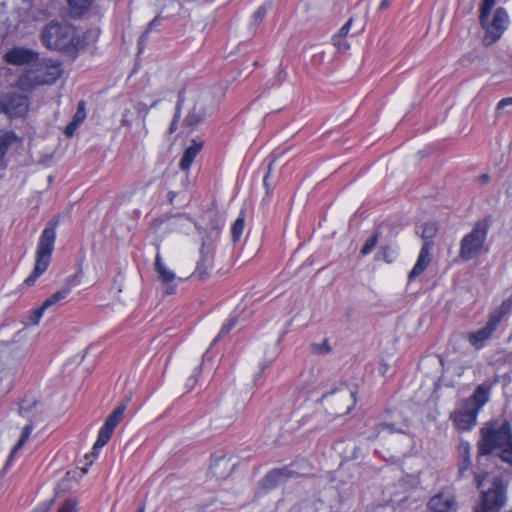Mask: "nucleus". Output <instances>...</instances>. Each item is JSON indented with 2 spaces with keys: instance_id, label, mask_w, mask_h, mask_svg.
<instances>
[{
  "instance_id": "nucleus-37",
  "label": "nucleus",
  "mask_w": 512,
  "mask_h": 512,
  "mask_svg": "<svg viewBox=\"0 0 512 512\" xmlns=\"http://www.w3.org/2000/svg\"><path fill=\"white\" fill-rule=\"evenodd\" d=\"M376 258L383 259L387 263H391L393 261L392 252L388 246L381 247Z\"/></svg>"
},
{
  "instance_id": "nucleus-25",
  "label": "nucleus",
  "mask_w": 512,
  "mask_h": 512,
  "mask_svg": "<svg viewBox=\"0 0 512 512\" xmlns=\"http://www.w3.org/2000/svg\"><path fill=\"white\" fill-rule=\"evenodd\" d=\"M69 295V288L62 287L57 292L53 293L50 297H48L44 302V307L47 309L60 301L64 300Z\"/></svg>"
},
{
  "instance_id": "nucleus-7",
  "label": "nucleus",
  "mask_w": 512,
  "mask_h": 512,
  "mask_svg": "<svg viewBox=\"0 0 512 512\" xmlns=\"http://www.w3.org/2000/svg\"><path fill=\"white\" fill-rule=\"evenodd\" d=\"M221 226L222 225L219 220H212L210 230L207 234V238H202V244L200 248V259L198 260L196 270L193 273V276L200 281L207 280L210 275V271L213 268V242L219 237Z\"/></svg>"
},
{
  "instance_id": "nucleus-19",
  "label": "nucleus",
  "mask_w": 512,
  "mask_h": 512,
  "mask_svg": "<svg viewBox=\"0 0 512 512\" xmlns=\"http://www.w3.org/2000/svg\"><path fill=\"white\" fill-rule=\"evenodd\" d=\"M471 446L468 441L460 440L457 446L458 453V479L465 477V473L471 468Z\"/></svg>"
},
{
  "instance_id": "nucleus-39",
  "label": "nucleus",
  "mask_w": 512,
  "mask_h": 512,
  "mask_svg": "<svg viewBox=\"0 0 512 512\" xmlns=\"http://www.w3.org/2000/svg\"><path fill=\"white\" fill-rule=\"evenodd\" d=\"M332 41H333V45L337 48V50H339L341 52H345L349 49V44L345 40V38L333 37Z\"/></svg>"
},
{
  "instance_id": "nucleus-1",
  "label": "nucleus",
  "mask_w": 512,
  "mask_h": 512,
  "mask_svg": "<svg viewBox=\"0 0 512 512\" xmlns=\"http://www.w3.org/2000/svg\"><path fill=\"white\" fill-rule=\"evenodd\" d=\"M477 442V457L496 454L503 462L512 466V426L508 420L502 423L489 421L480 429Z\"/></svg>"
},
{
  "instance_id": "nucleus-47",
  "label": "nucleus",
  "mask_w": 512,
  "mask_h": 512,
  "mask_svg": "<svg viewBox=\"0 0 512 512\" xmlns=\"http://www.w3.org/2000/svg\"><path fill=\"white\" fill-rule=\"evenodd\" d=\"M180 118H176V113L174 114V117H173V120L170 124V127H169V133L172 134L176 131L177 129V125H178V121H179Z\"/></svg>"
},
{
  "instance_id": "nucleus-28",
  "label": "nucleus",
  "mask_w": 512,
  "mask_h": 512,
  "mask_svg": "<svg viewBox=\"0 0 512 512\" xmlns=\"http://www.w3.org/2000/svg\"><path fill=\"white\" fill-rule=\"evenodd\" d=\"M379 232L376 231L371 237H369L360 250V254L366 256L370 254L378 243Z\"/></svg>"
},
{
  "instance_id": "nucleus-11",
  "label": "nucleus",
  "mask_w": 512,
  "mask_h": 512,
  "mask_svg": "<svg viewBox=\"0 0 512 512\" xmlns=\"http://www.w3.org/2000/svg\"><path fill=\"white\" fill-rule=\"evenodd\" d=\"M29 110L27 96L16 91H10L0 96V111L9 118L24 117Z\"/></svg>"
},
{
  "instance_id": "nucleus-29",
  "label": "nucleus",
  "mask_w": 512,
  "mask_h": 512,
  "mask_svg": "<svg viewBox=\"0 0 512 512\" xmlns=\"http://www.w3.org/2000/svg\"><path fill=\"white\" fill-rule=\"evenodd\" d=\"M245 222L243 217H238L232 225L231 237L234 242H237L244 230Z\"/></svg>"
},
{
  "instance_id": "nucleus-18",
  "label": "nucleus",
  "mask_w": 512,
  "mask_h": 512,
  "mask_svg": "<svg viewBox=\"0 0 512 512\" xmlns=\"http://www.w3.org/2000/svg\"><path fill=\"white\" fill-rule=\"evenodd\" d=\"M434 243H423L417 261L408 274V281L411 282L422 274L431 262L430 251Z\"/></svg>"
},
{
  "instance_id": "nucleus-31",
  "label": "nucleus",
  "mask_w": 512,
  "mask_h": 512,
  "mask_svg": "<svg viewBox=\"0 0 512 512\" xmlns=\"http://www.w3.org/2000/svg\"><path fill=\"white\" fill-rule=\"evenodd\" d=\"M269 7L270 4L264 3L254 12L252 16L253 25H259L265 19Z\"/></svg>"
},
{
  "instance_id": "nucleus-2",
  "label": "nucleus",
  "mask_w": 512,
  "mask_h": 512,
  "mask_svg": "<svg viewBox=\"0 0 512 512\" xmlns=\"http://www.w3.org/2000/svg\"><path fill=\"white\" fill-rule=\"evenodd\" d=\"M490 390V384H480L471 396L461 401L459 407L450 414L456 428L469 431L476 425L479 411L489 401Z\"/></svg>"
},
{
  "instance_id": "nucleus-41",
  "label": "nucleus",
  "mask_w": 512,
  "mask_h": 512,
  "mask_svg": "<svg viewBox=\"0 0 512 512\" xmlns=\"http://www.w3.org/2000/svg\"><path fill=\"white\" fill-rule=\"evenodd\" d=\"M487 476H488V473H486V472H483V473L474 472V482H475L477 489H479V490L482 489L483 482Z\"/></svg>"
},
{
  "instance_id": "nucleus-56",
  "label": "nucleus",
  "mask_w": 512,
  "mask_h": 512,
  "mask_svg": "<svg viewBox=\"0 0 512 512\" xmlns=\"http://www.w3.org/2000/svg\"><path fill=\"white\" fill-rule=\"evenodd\" d=\"M382 427L388 428L390 431H393V424H381Z\"/></svg>"
},
{
  "instance_id": "nucleus-60",
  "label": "nucleus",
  "mask_w": 512,
  "mask_h": 512,
  "mask_svg": "<svg viewBox=\"0 0 512 512\" xmlns=\"http://www.w3.org/2000/svg\"><path fill=\"white\" fill-rule=\"evenodd\" d=\"M22 411H23V407H20L19 413L22 414Z\"/></svg>"
},
{
  "instance_id": "nucleus-38",
  "label": "nucleus",
  "mask_w": 512,
  "mask_h": 512,
  "mask_svg": "<svg viewBox=\"0 0 512 512\" xmlns=\"http://www.w3.org/2000/svg\"><path fill=\"white\" fill-rule=\"evenodd\" d=\"M57 512H77V503L72 499L66 500Z\"/></svg>"
},
{
  "instance_id": "nucleus-58",
  "label": "nucleus",
  "mask_w": 512,
  "mask_h": 512,
  "mask_svg": "<svg viewBox=\"0 0 512 512\" xmlns=\"http://www.w3.org/2000/svg\"><path fill=\"white\" fill-rule=\"evenodd\" d=\"M346 390H347L346 387L339 389L340 392H346Z\"/></svg>"
},
{
  "instance_id": "nucleus-13",
  "label": "nucleus",
  "mask_w": 512,
  "mask_h": 512,
  "mask_svg": "<svg viewBox=\"0 0 512 512\" xmlns=\"http://www.w3.org/2000/svg\"><path fill=\"white\" fill-rule=\"evenodd\" d=\"M298 473L290 466H283L269 471L261 480L260 484L265 490H272L288 479L298 477Z\"/></svg>"
},
{
  "instance_id": "nucleus-51",
  "label": "nucleus",
  "mask_w": 512,
  "mask_h": 512,
  "mask_svg": "<svg viewBox=\"0 0 512 512\" xmlns=\"http://www.w3.org/2000/svg\"><path fill=\"white\" fill-rule=\"evenodd\" d=\"M490 180V176L488 174H482L480 177H479V181L482 183V184H486L488 183Z\"/></svg>"
},
{
  "instance_id": "nucleus-45",
  "label": "nucleus",
  "mask_w": 512,
  "mask_h": 512,
  "mask_svg": "<svg viewBox=\"0 0 512 512\" xmlns=\"http://www.w3.org/2000/svg\"><path fill=\"white\" fill-rule=\"evenodd\" d=\"M512 105V97L501 99L497 104V110L503 109L504 107Z\"/></svg>"
},
{
  "instance_id": "nucleus-15",
  "label": "nucleus",
  "mask_w": 512,
  "mask_h": 512,
  "mask_svg": "<svg viewBox=\"0 0 512 512\" xmlns=\"http://www.w3.org/2000/svg\"><path fill=\"white\" fill-rule=\"evenodd\" d=\"M38 59L37 52L24 47H14L4 55V60L12 65L33 64Z\"/></svg>"
},
{
  "instance_id": "nucleus-16",
  "label": "nucleus",
  "mask_w": 512,
  "mask_h": 512,
  "mask_svg": "<svg viewBox=\"0 0 512 512\" xmlns=\"http://www.w3.org/2000/svg\"><path fill=\"white\" fill-rule=\"evenodd\" d=\"M235 466L236 464L232 463L231 458L227 457L226 454L215 453L212 455L209 472L216 479H225Z\"/></svg>"
},
{
  "instance_id": "nucleus-33",
  "label": "nucleus",
  "mask_w": 512,
  "mask_h": 512,
  "mask_svg": "<svg viewBox=\"0 0 512 512\" xmlns=\"http://www.w3.org/2000/svg\"><path fill=\"white\" fill-rule=\"evenodd\" d=\"M86 118L85 102L80 101L78 103L77 111L75 112L72 122L80 125Z\"/></svg>"
},
{
  "instance_id": "nucleus-32",
  "label": "nucleus",
  "mask_w": 512,
  "mask_h": 512,
  "mask_svg": "<svg viewBox=\"0 0 512 512\" xmlns=\"http://www.w3.org/2000/svg\"><path fill=\"white\" fill-rule=\"evenodd\" d=\"M310 350L313 354L325 355L331 351V347L328 343V340L324 339V341L320 344H318V343L311 344Z\"/></svg>"
},
{
  "instance_id": "nucleus-26",
  "label": "nucleus",
  "mask_w": 512,
  "mask_h": 512,
  "mask_svg": "<svg viewBox=\"0 0 512 512\" xmlns=\"http://www.w3.org/2000/svg\"><path fill=\"white\" fill-rule=\"evenodd\" d=\"M93 1L94 0H68V4L75 14L81 15L91 7Z\"/></svg>"
},
{
  "instance_id": "nucleus-54",
  "label": "nucleus",
  "mask_w": 512,
  "mask_h": 512,
  "mask_svg": "<svg viewBox=\"0 0 512 512\" xmlns=\"http://www.w3.org/2000/svg\"><path fill=\"white\" fill-rule=\"evenodd\" d=\"M48 510H49V506L48 505H43V506L35 509L32 512H48Z\"/></svg>"
},
{
  "instance_id": "nucleus-21",
  "label": "nucleus",
  "mask_w": 512,
  "mask_h": 512,
  "mask_svg": "<svg viewBox=\"0 0 512 512\" xmlns=\"http://www.w3.org/2000/svg\"><path fill=\"white\" fill-rule=\"evenodd\" d=\"M191 224H194L199 233H202V228L199 227L192 219L186 214H179L169 219L168 226L170 231L182 232L188 234Z\"/></svg>"
},
{
  "instance_id": "nucleus-49",
  "label": "nucleus",
  "mask_w": 512,
  "mask_h": 512,
  "mask_svg": "<svg viewBox=\"0 0 512 512\" xmlns=\"http://www.w3.org/2000/svg\"><path fill=\"white\" fill-rule=\"evenodd\" d=\"M158 21V18H154L153 20H151L148 24V27L145 31H148V33L155 27L156 23Z\"/></svg>"
},
{
  "instance_id": "nucleus-44",
  "label": "nucleus",
  "mask_w": 512,
  "mask_h": 512,
  "mask_svg": "<svg viewBox=\"0 0 512 512\" xmlns=\"http://www.w3.org/2000/svg\"><path fill=\"white\" fill-rule=\"evenodd\" d=\"M505 194L508 198L512 199V174L509 175L506 181Z\"/></svg>"
},
{
  "instance_id": "nucleus-27",
  "label": "nucleus",
  "mask_w": 512,
  "mask_h": 512,
  "mask_svg": "<svg viewBox=\"0 0 512 512\" xmlns=\"http://www.w3.org/2000/svg\"><path fill=\"white\" fill-rule=\"evenodd\" d=\"M236 323H237L236 317H232V318L228 319L227 322L222 325L220 332L212 341L211 346L215 345L219 340H221L223 337H225L231 331V329L236 325Z\"/></svg>"
},
{
  "instance_id": "nucleus-57",
  "label": "nucleus",
  "mask_w": 512,
  "mask_h": 512,
  "mask_svg": "<svg viewBox=\"0 0 512 512\" xmlns=\"http://www.w3.org/2000/svg\"><path fill=\"white\" fill-rule=\"evenodd\" d=\"M136 512H144V507H140Z\"/></svg>"
},
{
  "instance_id": "nucleus-53",
  "label": "nucleus",
  "mask_w": 512,
  "mask_h": 512,
  "mask_svg": "<svg viewBox=\"0 0 512 512\" xmlns=\"http://www.w3.org/2000/svg\"><path fill=\"white\" fill-rule=\"evenodd\" d=\"M16 135L13 132L7 133L3 142L8 143L11 139H15Z\"/></svg>"
},
{
  "instance_id": "nucleus-35",
  "label": "nucleus",
  "mask_w": 512,
  "mask_h": 512,
  "mask_svg": "<svg viewBox=\"0 0 512 512\" xmlns=\"http://www.w3.org/2000/svg\"><path fill=\"white\" fill-rule=\"evenodd\" d=\"M46 309L47 308L44 307V304H42L39 308L33 310L29 317L30 323L33 325H37Z\"/></svg>"
},
{
  "instance_id": "nucleus-30",
  "label": "nucleus",
  "mask_w": 512,
  "mask_h": 512,
  "mask_svg": "<svg viewBox=\"0 0 512 512\" xmlns=\"http://www.w3.org/2000/svg\"><path fill=\"white\" fill-rule=\"evenodd\" d=\"M33 430V426L31 424H28L26 425L23 430H22V433H21V436H20V439L19 441L17 442V444L14 446L11 454H10V458L14 455V453L19 450L25 443L26 441L29 439L30 437V434Z\"/></svg>"
},
{
  "instance_id": "nucleus-6",
  "label": "nucleus",
  "mask_w": 512,
  "mask_h": 512,
  "mask_svg": "<svg viewBox=\"0 0 512 512\" xmlns=\"http://www.w3.org/2000/svg\"><path fill=\"white\" fill-rule=\"evenodd\" d=\"M497 0H483L480 7L479 21L481 27L485 30L483 44L491 46L496 43L507 28L509 17L506 10L502 7L496 9L493 18L489 15Z\"/></svg>"
},
{
  "instance_id": "nucleus-48",
  "label": "nucleus",
  "mask_w": 512,
  "mask_h": 512,
  "mask_svg": "<svg viewBox=\"0 0 512 512\" xmlns=\"http://www.w3.org/2000/svg\"><path fill=\"white\" fill-rule=\"evenodd\" d=\"M9 143L0 142V160L4 158L7 153Z\"/></svg>"
},
{
  "instance_id": "nucleus-36",
  "label": "nucleus",
  "mask_w": 512,
  "mask_h": 512,
  "mask_svg": "<svg viewBox=\"0 0 512 512\" xmlns=\"http://www.w3.org/2000/svg\"><path fill=\"white\" fill-rule=\"evenodd\" d=\"M185 101V89H181L177 96V102L175 107L176 118L181 117L182 107Z\"/></svg>"
},
{
  "instance_id": "nucleus-43",
  "label": "nucleus",
  "mask_w": 512,
  "mask_h": 512,
  "mask_svg": "<svg viewBox=\"0 0 512 512\" xmlns=\"http://www.w3.org/2000/svg\"><path fill=\"white\" fill-rule=\"evenodd\" d=\"M132 112L130 110H125L122 116L121 123L123 126H130L132 123Z\"/></svg>"
},
{
  "instance_id": "nucleus-20",
  "label": "nucleus",
  "mask_w": 512,
  "mask_h": 512,
  "mask_svg": "<svg viewBox=\"0 0 512 512\" xmlns=\"http://www.w3.org/2000/svg\"><path fill=\"white\" fill-rule=\"evenodd\" d=\"M207 115L205 103L198 99L193 108L188 112L186 117L183 120V124L187 127H196L201 124Z\"/></svg>"
},
{
  "instance_id": "nucleus-17",
  "label": "nucleus",
  "mask_w": 512,
  "mask_h": 512,
  "mask_svg": "<svg viewBox=\"0 0 512 512\" xmlns=\"http://www.w3.org/2000/svg\"><path fill=\"white\" fill-rule=\"evenodd\" d=\"M155 271L157 272L159 279L163 284L166 285L165 293L167 295H172L176 292L177 286L173 284L176 275L173 271L169 270L162 261V257L159 253L156 254L155 263H154Z\"/></svg>"
},
{
  "instance_id": "nucleus-3",
  "label": "nucleus",
  "mask_w": 512,
  "mask_h": 512,
  "mask_svg": "<svg viewBox=\"0 0 512 512\" xmlns=\"http://www.w3.org/2000/svg\"><path fill=\"white\" fill-rule=\"evenodd\" d=\"M61 63L51 59H39L18 80L22 91L29 92L42 85H51L61 76Z\"/></svg>"
},
{
  "instance_id": "nucleus-61",
  "label": "nucleus",
  "mask_w": 512,
  "mask_h": 512,
  "mask_svg": "<svg viewBox=\"0 0 512 512\" xmlns=\"http://www.w3.org/2000/svg\"><path fill=\"white\" fill-rule=\"evenodd\" d=\"M350 395H351V397H354L355 393L354 392H350Z\"/></svg>"
},
{
  "instance_id": "nucleus-46",
  "label": "nucleus",
  "mask_w": 512,
  "mask_h": 512,
  "mask_svg": "<svg viewBox=\"0 0 512 512\" xmlns=\"http://www.w3.org/2000/svg\"><path fill=\"white\" fill-rule=\"evenodd\" d=\"M272 163H273V162H271V163L268 165V172L265 174L264 179H263V183H264V186H265V187H266V189H267V193H269V189H270L269 176H270V171H271Z\"/></svg>"
},
{
  "instance_id": "nucleus-23",
  "label": "nucleus",
  "mask_w": 512,
  "mask_h": 512,
  "mask_svg": "<svg viewBox=\"0 0 512 512\" xmlns=\"http://www.w3.org/2000/svg\"><path fill=\"white\" fill-rule=\"evenodd\" d=\"M511 311H512V294L507 299H505L502 302V304L490 314L489 317L492 320L496 319L497 324L499 325L501 323L503 317L505 315L509 314Z\"/></svg>"
},
{
  "instance_id": "nucleus-59",
  "label": "nucleus",
  "mask_w": 512,
  "mask_h": 512,
  "mask_svg": "<svg viewBox=\"0 0 512 512\" xmlns=\"http://www.w3.org/2000/svg\"><path fill=\"white\" fill-rule=\"evenodd\" d=\"M82 471H83V473H87L88 470H87V468H83Z\"/></svg>"
},
{
  "instance_id": "nucleus-12",
  "label": "nucleus",
  "mask_w": 512,
  "mask_h": 512,
  "mask_svg": "<svg viewBox=\"0 0 512 512\" xmlns=\"http://www.w3.org/2000/svg\"><path fill=\"white\" fill-rule=\"evenodd\" d=\"M457 501L450 491H440L433 495L427 502L424 512H456Z\"/></svg>"
},
{
  "instance_id": "nucleus-9",
  "label": "nucleus",
  "mask_w": 512,
  "mask_h": 512,
  "mask_svg": "<svg viewBox=\"0 0 512 512\" xmlns=\"http://www.w3.org/2000/svg\"><path fill=\"white\" fill-rule=\"evenodd\" d=\"M507 485L502 477H493L491 486L481 491L478 506L474 512H498L507 500Z\"/></svg>"
},
{
  "instance_id": "nucleus-8",
  "label": "nucleus",
  "mask_w": 512,
  "mask_h": 512,
  "mask_svg": "<svg viewBox=\"0 0 512 512\" xmlns=\"http://www.w3.org/2000/svg\"><path fill=\"white\" fill-rule=\"evenodd\" d=\"M489 227L490 219L485 218L478 221L473 230L462 238L459 250V257L462 260L468 261L474 259L481 253Z\"/></svg>"
},
{
  "instance_id": "nucleus-22",
  "label": "nucleus",
  "mask_w": 512,
  "mask_h": 512,
  "mask_svg": "<svg viewBox=\"0 0 512 512\" xmlns=\"http://www.w3.org/2000/svg\"><path fill=\"white\" fill-rule=\"evenodd\" d=\"M203 142L196 139L192 140L191 145L186 148L180 160L179 167L183 171H188L194 162L197 154L201 151Z\"/></svg>"
},
{
  "instance_id": "nucleus-42",
  "label": "nucleus",
  "mask_w": 512,
  "mask_h": 512,
  "mask_svg": "<svg viewBox=\"0 0 512 512\" xmlns=\"http://www.w3.org/2000/svg\"><path fill=\"white\" fill-rule=\"evenodd\" d=\"M78 127H79V125H78V124H76V123H74V122H72V121H71V122L66 126V128H65V130H64L65 135H66L67 137H72V136L74 135V133H75V131L77 130V128H78Z\"/></svg>"
},
{
  "instance_id": "nucleus-14",
  "label": "nucleus",
  "mask_w": 512,
  "mask_h": 512,
  "mask_svg": "<svg viewBox=\"0 0 512 512\" xmlns=\"http://www.w3.org/2000/svg\"><path fill=\"white\" fill-rule=\"evenodd\" d=\"M498 326L497 320H492L489 317L483 328L474 332H469L466 338L475 349H482L486 345V342L492 337Z\"/></svg>"
},
{
  "instance_id": "nucleus-10",
  "label": "nucleus",
  "mask_w": 512,
  "mask_h": 512,
  "mask_svg": "<svg viewBox=\"0 0 512 512\" xmlns=\"http://www.w3.org/2000/svg\"><path fill=\"white\" fill-rule=\"evenodd\" d=\"M130 398L126 397L118 407H116L112 413L107 417L105 423L100 428L96 442L94 443L93 450L91 453L86 454L85 458L89 460V464H92L94 459L98 456L99 450L104 447L109 440L119 422L123 419L124 413L127 409V405Z\"/></svg>"
},
{
  "instance_id": "nucleus-55",
  "label": "nucleus",
  "mask_w": 512,
  "mask_h": 512,
  "mask_svg": "<svg viewBox=\"0 0 512 512\" xmlns=\"http://www.w3.org/2000/svg\"><path fill=\"white\" fill-rule=\"evenodd\" d=\"M176 197V193L173 191H170L168 193V201L170 204H173L174 198Z\"/></svg>"
},
{
  "instance_id": "nucleus-50",
  "label": "nucleus",
  "mask_w": 512,
  "mask_h": 512,
  "mask_svg": "<svg viewBox=\"0 0 512 512\" xmlns=\"http://www.w3.org/2000/svg\"><path fill=\"white\" fill-rule=\"evenodd\" d=\"M148 34H149V33H148V31H144V33H143V34L140 36V38H139V41H138V44H139V45L144 44V42H145V41L147 40V38H148Z\"/></svg>"
},
{
  "instance_id": "nucleus-34",
  "label": "nucleus",
  "mask_w": 512,
  "mask_h": 512,
  "mask_svg": "<svg viewBox=\"0 0 512 512\" xmlns=\"http://www.w3.org/2000/svg\"><path fill=\"white\" fill-rule=\"evenodd\" d=\"M82 278V270L80 269L77 273L74 275L69 276L66 279L65 285L63 287L69 288V293L71 292L72 287L77 286L80 284Z\"/></svg>"
},
{
  "instance_id": "nucleus-5",
  "label": "nucleus",
  "mask_w": 512,
  "mask_h": 512,
  "mask_svg": "<svg viewBox=\"0 0 512 512\" xmlns=\"http://www.w3.org/2000/svg\"><path fill=\"white\" fill-rule=\"evenodd\" d=\"M58 223L59 220L53 218L46 224V227L42 231L36 250L35 267L32 273L25 279L24 285L32 286L47 270L54 250L56 227L58 226Z\"/></svg>"
},
{
  "instance_id": "nucleus-62",
  "label": "nucleus",
  "mask_w": 512,
  "mask_h": 512,
  "mask_svg": "<svg viewBox=\"0 0 512 512\" xmlns=\"http://www.w3.org/2000/svg\"><path fill=\"white\" fill-rule=\"evenodd\" d=\"M511 58H512V54H511Z\"/></svg>"
},
{
  "instance_id": "nucleus-24",
  "label": "nucleus",
  "mask_w": 512,
  "mask_h": 512,
  "mask_svg": "<svg viewBox=\"0 0 512 512\" xmlns=\"http://www.w3.org/2000/svg\"><path fill=\"white\" fill-rule=\"evenodd\" d=\"M438 225L436 222H426L422 225L421 238L423 243H433V238L437 234Z\"/></svg>"
},
{
  "instance_id": "nucleus-52",
  "label": "nucleus",
  "mask_w": 512,
  "mask_h": 512,
  "mask_svg": "<svg viewBox=\"0 0 512 512\" xmlns=\"http://www.w3.org/2000/svg\"><path fill=\"white\" fill-rule=\"evenodd\" d=\"M390 3L389 0H382L379 5V10H385L389 7Z\"/></svg>"
},
{
  "instance_id": "nucleus-40",
  "label": "nucleus",
  "mask_w": 512,
  "mask_h": 512,
  "mask_svg": "<svg viewBox=\"0 0 512 512\" xmlns=\"http://www.w3.org/2000/svg\"><path fill=\"white\" fill-rule=\"evenodd\" d=\"M352 23H353V17H350L348 19V21L340 28L338 33L336 35H334L333 37L345 38L351 28Z\"/></svg>"
},
{
  "instance_id": "nucleus-4",
  "label": "nucleus",
  "mask_w": 512,
  "mask_h": 512,
  "mask_svg": "<svg viewBox=\"0 0 512 512\" xmlns=\"http://www.w3.org/2000/svg\"><path fill=\"white\" fill-rule=\"evenodd\" d=\"M41 41L48 49L71 52L77 47L79 37L73 25L51 21L43 27Z\"/></svg>"
}]
</instances>
